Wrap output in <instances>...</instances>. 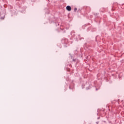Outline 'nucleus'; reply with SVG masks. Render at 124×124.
<instances>
[{
    "mask_svg": "<svg viewBox=\"0 0 124 124\" xmlns=\"http://www.w3.org/2000/svg\"><path fill=\"white\" fill-rule=\"evenodd\" d=\"M66 8L68 11H71V7L70 6H67Z\"/></svg>",
    "mask_w": 124,
    "mask_h": 124,
    "instance_id": "obj_1",
    "label": "nucleus"
},
{
    "mask_svg": "<svg viewBox=\"0 0 124 124\" xmlns=\"http://www.w3.org/2000/svg\"><path fill=\"white\" fill-rule=\"evenodd\" d=\"M77 8H75L74 11H77Z\"/></svg>",
    "mask_w": 124,
    "mask_h": 124,
    "instance_id": "obj_2",
    "label": "nucleus"
},
{
    "mask_svg": "<svg viewBox=\"0 0 124 124\" xmlns=\"http://www.w3.org/2000/svg\"><path fill=\"white\" fill-rule=\"evenodd\" d=\"M1 19H4V16H2Z\"/></svg>",
    "mask_w": 124,
    "mask_h": 124,
    "instance_id": "obj_3",
    "label": "nucleus"
}]
</instances>
